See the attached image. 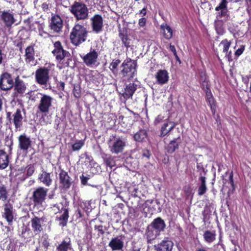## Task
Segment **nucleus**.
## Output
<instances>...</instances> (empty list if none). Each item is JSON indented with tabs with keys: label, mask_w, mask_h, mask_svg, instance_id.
<instances>
[{
	"label": "nucleus",
	"mask_w": 251,
	"mask_h": 251,
	"mask_svg": "<svg viewBox=\"0 0 251 251\" xmlns=\"http://www.w3.org/2000/svg\"><path fill=\"white\" fill-rule=\"evenodd\" d=\"M88 34V31L84 25L75 24L70 35L71 42L74 45L78 46L86 41Z\"/></svg>",
	"instance_id": "f257e3e1"
},
{
	"label": "nucleus",
	"mask_w": 251,
	"mask_h": 251,
	"mask_svg": "<svg viewBox=\"0 0 251 251\" xmlns=\"http://www.w3.org/2000/svg\"><path fill=\"white\" fill-rule=\"evenodd\" d=\"M127 139L123 136L112 135L108 141L110 151L115 154L122 153L126 146Z\"/></svg>",
	"instance_id": "f03ea898"
},
{
	"label": "nucleus",
	"mask_w": 251,
	"mask_h": 251,
	"mask_svg": "<svg viewBox=\"0 0 251 251\" xmlns=\"http://www.w3.org/2000/svg\"><path fill=\"white\" fill-rule=\"evenodd\" d=\"M69 10L77 21L85 20L89 17V9L82 2L75 1L70 6Z\"/></svg>",
	"instance_id": "7ed1b4c3"
},
{
	"label": "nucleus",
	"mask_w": 251,
	"mask_h": 251,
	"mask_svg": "<svg viewBox=\"0 0 251 251\" xmlns=\"http://www.w3.org/2000/svg\"><path fill=\"white\" fill-rule=\"evenodd\" d=\"M120 74L123 77L128 79L134 78L137 74L136 64L131 59L125 60L121 66Z\"/></svg>",
	"instance_id": "20e7f679"
},
{
	"label": "nucleus",
	"mask_w": 251,
	"mask_h": 251,
	"mask_svg": "<svg viewBox=\"0 0 251 251\" xmlns=\"http://www.w3.org/2000/svg\"><path fill=\"white\" fill-rule=\"evenodd\" d=\"M48 189L43 187L36 188L32 196V200L35 206L38 208H43V203L46 200Z\"/></svg>",
	"instance_id": "39448f33"
},
{
	"label": "nucleus",
	"mask_w": 251,
	"mask_h": 251,
	"mask_svg": "<svg viewBox=\"0 0 251 251\" xmlns=\"http://www.w3.org/2000/svg\"><path fill=\"white\" fill-rule=\"evenodd\" d=\"M99 53L94 49H91L90 51L83 56L81 55L84 63L89 67L94 68L99 65L98 62Z\"/></svg>",
	"instance_id": "423d86ee"
},
{
	"label": "nucleus",
	"mask_w": 251,
	"mask_h": 251,
	"mask_svg": "<svg viewBox=\"0 0 251 251\" xmlns=\"http://www.w3.org/2000/svg\"><path fill=\"white\" fill-rule=\"evenodd\" d=\"M50 70L46 67H42L35 72V79L37 83L41 85H46L50 79Z\"/></svg>",
	"instance_id": "0eeeda50"
},
{
	"label": "nucleus",
	"mask_w": 251,
	"mask_h": 251,
	"mask_svg": "<svg viewBox=\"0 0 251 251\" xmlns=\"http://www.w3.org/2000/svg\"><path fill=\"white\" fill-rule=\"evenodd\" d=\"M39 103L38 106V109L42 113H47L50 108L52 106L53 99L50 96L46 94H41Z\"/></svg>",
	"instance_id": "6e6552de"
},
{
	"label": "nucleus",
	"mask_w": 251,
	"mask_h": 251,
	"mask_svg": "<svg viewBox=\"0 0 251 251\" xmlns=\"http://www.w3.org/2000/svg\"><path fill=\"white\" fill-rule=\"evenodd\" d=\"M14 86L13 78L7 73L2 74L0 76V88L3 91L11 89Z\"/></svg>",
	"instance_id": "1a4fd4ad"
},
{
	"label": "nucleus",
	"mask_w": 251,
	"mask_h": 251,
	"mask_svg": "<svg viewBox=\"0 0 251 251\" xmlns=\"http://www.w3.org/2000/svg\"><path fill=\"white\" fill-rule=\"evenodd\" d=\"M53 46L54 49L52 50V53L55 57L56 60L60 62L68 55L69 52L63 49L59 41L55 42Z\"/></svg>",
	"instance_id": "9d476101"
},
{
	"label": "nucleus",
	"mask_w": 251,
	"mask_h": 251,
	"mask_svg": "<svg viewBox=\"0 0 251 251\" xmlns=\"http://www.w3.org/2000/svg\"><path fill=\"white\" fill-rule=\"evenodd\" d=\"M59 187L64 190H68L72 183V179L69 176L68 173L61 170L59 174Z\"/></svg>",
	"instance_id": "9b49d317"
},
{
	"label": "nucleus",
	"mask_w": 251,
	"mask_h": 251,
	"mask_svg": "<svg viewBox=\"0 0 251 251\" xmlns=\"http://www.w3.org/2000/svg\"><path fill=\"white\" fill-rule=\"evenodd\" d=\"M18 141V147L23 153L26 154L31 148V141L30 138L24 134L19 136Z\"/></svg>",
	"instance_id": "f8f14e48"
},
{
	"label": "nucleus",
	"mask_w": 251,
	"mask_h": 251,
	"mask_svg": "<svg viewBox=\"0 0 251 251\" xmlns=\"http://www.w3.org/2000/svg\"><path fill=\"white\" fill-rule=\"evenodd\" d=\"M3 207L4 211L2 215V217L6 219L9 225H10L14 219L13 205L8 201L3 204Z\"/></svg>",
	"instance_id": "ddd939ff"
},
{
	"label": "nucleus",
	"mask_w": 251,
	"mask_h": 251,
	"mask_svg": "<svg viewBox=\"0 0 251 251\" xmlns=\"http://www.w3.org/2000/svg\"><path fill=\"white\" fill-rule=\"evenodd\" d=\"M137 88V84L135 81H133L126 84L125 87L122 90L120 93L125 99H128L132 98Z\"/></svg>",
	"instance_id": "4468645a"
},
{
	"label": "nucleus",
	"mask_w": 251,
	"mask_h": 251,
	"mask_svg": "<svg viewBox=\"0 0 251 251\" xmlns=\"http://www.w3.org/2000/svg\"><path fill=\"white\" fill-rule=\"evenodd\" d=\"M93 31L96 33L100 32L103 27V19L101 15H95L91 19Z\"/></svg>",
	"instance_id": "2eb2a0df"
},
{
	"label": "nucleus",
	"mask_w": 251,
	"mask_h": 251,
	"mask_svg": "<svg viewBox=\"0 0 251 251\" xmlns=\"http://www.w3.org/2000/svg\"><path fill=\"white\" fill-rule=\"evenodd\" d=\"M63 22L60 17L58 15H55L51 18L50 23V29L55 32H59L62 28Z\"/></svg>",
	"instance_id": "dca6fc26"
},
{
	"label": "nucleus",
	"mask_w": 251,
	"mask_h": 251,
	"mask_svg": "<svg viewBox=\"0 0 251 251\" xmlns=\"http://www.w3.org/2000/svg\"><path fill=\"white\" fill-rule=\"evenodd\" d=\"M1 19L5 26L10 27L15 22L13 14L9 11H3L0 15Z\"/></svg>",
	"instance_id": "f3484780"
},
{
	"label": "nucleus",
	"mask_w": 251,
	"mask_h": 251,
	"mask_svg": "<svg viewBox=\"0 0 251 251\" xmlns=\"http://www.w3.org/2000/svg\"><path fill=\"white\" fill-rule=\"evenodd\" d=\"M124 242L121 236L112 238L108 244V246L113 251L121 250L124 247Z\"/></svg>",
	"instance_id": "a211bd4d"
},
{
	"label": "nucleus",
	"mask_w": 251,
	"mask_h": 251,
	"mask_svg": "<svg viewBox=\"0 0 251 251\" xmlns=\"http://www.w3.org/2000/svg\"><path fill=\"white\" fill-rule=\"evenodd\" d=\"M38 179L40 182L42 183L47 187H49L52 182L51 173H48L44 170H42L41 173L39 174Z\"/></svg>",
	"instance_id": "6ab92c4d"
},
{
	"label": "nucleus",
	"mask_w": 251,
	"mask_h": 251,
	"mask_svg": "<svg viewBox=\"0 0 251 251\" xmlns=\"http://www.w3.org/2000/svg\"><path fill=\"white\" fill-rule=\"evenodd\" d=\"M169 77L168 73L165 70H159L155 75L156 82L161 85L167 83L169 80Z\"/></svg>",
	"instance_id": "aec40b11"
},
{
	"label": "nucleus",
	"mask_w": 251,
	"mask_h": 251,
	"mask_svg": "<svg viewBox=\"0 0 251 251\" xmlns=\"http://www.w3.org/2000/svg\"><path fill=\"white\" fill-rule=\"evenodd\" d=\"M159 235L160 233L158 231L150 225H149L146 229L145 236L147 240V242L151 243L152 241L156 239Z\"/></svg>",
	"instance_id": "412c9836"
},
{
	"label": "nucleus",
	"mask_w": 251,
	"mask_h": 251,
	"mask_svg": "<svg viewBox=\"0 0 251 251\" xmlns=\"http://www.w3.org/2000/svg\"><path fill=\"white\" fill-rule=\"evenodd\" d=\"M30 223L32 229L35 234H38L43 230L42 224L43 223V220L42 218L35 217L31 220Z\"/></svg>",
	"instance_id": "4be33fe9"
},
{
	"label": "nucleus",
	"mask_w": 251,
	"mask_h": 251,
	"mask_svg": "<svg viewBox=\"0 0 251 251\" xmlns=\"http://www.w3.org/2000/svg\"><path fill=\"white\" fill-rule=\"evenodd\" d=\"M23 109L17 108L16 112L13 114V123L16 129H20L22 126L23 116L22 112Z\"/></svg>",
	"instance_id": "5701e85b"
},
{
	"label": "nucleus",
	"mask_w": 251,
	"mask_h": 251,
	"mask_svg": "<svg viewBox=\"0 0 251 251\" xmlns=\"http://www.w3.org/2000/svg\"><path fill=\"white\" fill-rule=\"evenodd\" d=\"M150 225L160 233L161 231L164 230L166 227L164 220L160 217L154 219Z\"/></svg>",
	"instance_id": "b1692460"
},
{
	"label": "nucleus",
	"mask_w": 251,
	"mask_h": 251,
	"mask_svg": "<svg viewBox=\"0 0 251 251\" xmlns=\"http://www.w3.org/2000/svg\"><path fill=\"white\" fill-rule=\"evenodd\" d=\"M25 61L26 63L32 65L35 59V51L32 46H28L25 51Z\"/></svg>",
	"instance_id": "393cba45"
},
{
	"label": "nucleus",
	"mask_w": 251,
	"mask_h": 251,
	"mask_svg": "<svg viewBox=\"0 0 251 251\" xmlns=\"http://www.w3.org/2000/svg\"><path fill=\"white\" fill-rule=\"evenodd\" d=\"M227 3L222 1L219 5L215 8L216 11H220L217 15V20H220L222 17H226L227 16Z\"/></svg>",
	"instance_id": "a878e982"
},
{
	"label": "nucleus",
	"mask_w": 251,
	"mask_h": 251,
	"mask_svg": "<svg viewBox=\"0 0 251 251\" xmlns=\"http://www.w3.org/2000/svg\"><path fill=\"white\" fill-rule=\"evenodd\" d=\"M14 90L19 94L22 95L25 93L26 87L25 83L17 77L15 80Z\"/></svg>",
	"instance_id": "bb28decb"
},
{
	"label": "nucleus",
	"mask_w": 251,
	"mask_h": 251,
	"mask_svg": "<svg viewBox=\"0 0 251 251\" xmlns=\"http://www.w3.org/2000/svg\"><path fill=\"white\" fill-rule=\"evenodd\" d=\"M173 243L170 240L162 241L155 247L156 251H172Z\"/></svg>",
	"instance_id": "cd10ccee"
},
{
	"label": "nucleus",
	"mask_w": 251,
	"mask_h": 251,
	"mask_svg": "<svg viewBox=\"0 0 251 251\" xmlns=\"http://www.w3.org/2000/svg\"><path fill=\"white\" fill-rule=\"evenodd\" d=\"M9 162L8 154L3 150H0V169H5L8 166Z\"/></svg>",
	"instance_id": "c85d7f7f"
},
{
	"label": "nucleus",
	"mask_w": 251,
	"mask_h": 251,
	"mask_svg": "<svg viewBox=\"0 0 251 251\" xmlns=\"http://www.w3.org/2000/svg\"><path fill=\"white\" fill-rule=\"evenodd\" d=\"M72 249L71 239L69 237H66L56 248L57 251H69Z\"/></svg>",
	"instance_id": "c756f323"
},
{
	"label": "nucleus",
	"mask_w": 251,
	"mask_h": 251,
	"mask_svg": "<svg viewBox=\"0 0 251 251\" xmlns=\"http://www.w3.org/2000/svg\"><path fill=\"white\" fill-rule=\"evenodd\" d=\"M176 126L174 122H169L164 123L161 128L160 136L164 137L169 133Z\"/></svg>",
	"instance_id": "7c9ffc66"
},
{
	"label": "nucleus",
	"mask_w": 251,
	"mask_h": 251,
	"mask_svg": "<svg viewBox=\"0 0 251 251\" xmlns=\"http://www.w3.org/2000/svg\"><path fill=\"white\" fill-rule=\"evenodd\" d=\"M161 30L164 37L166 39H170L173 36V30L169 25L166 24H163L160 26Z\"/></svg>",
	"instance_id": "2f4dec72"
},
{
	"label": "nucleus",
	"mask_w": 251,
	"mask_h": 251,
	"mask_svg": "<svg viewBox=\"0 0 251 251\" xmlns=\"http://www.w3.org/2000/svg\"><path fill=\"white\" fill-rule=\"evenodd\" d=\"M203 238L205 242L207 243H212L215 240V231L206 230L203 234Z\"/></svg>",
	"instance_id": "473e14b6"
},
{
	"label": "nucleus",
	"mask_w": 251,
	"mask_h": 251,
	"mask_svg": "<svg viewBox=\"0 0 251 251\" xmlns=\"http://www.w3.org/2000/svg\"><path fill=\"white\" fill-rule=\"evenodd\" d=\"M69 218V212L67 209H63V213L58 218L59 220L61 221L60 225L65 226L67 225Z\"/></svg>",
	"instance_id": "72a5a7b5"
},
{
	"label": "nucleus",
	"mask_w": 251,
	"mask_h": 251,
	"mask_svg": "<svg viewBox=\"0 0 251 251\" xmlns=\"http://www.w3.org/2000/svg\"><path fill=\"white\" fill-rule=\"evenodd\" d=\"M147 133L145 130L141 129L136 132L134 136V140L138 142H142L147 137Z\"/></svg>",
	"instance_id": "f704fd0d"
},
{
	"label": "nucleus",
	"mask_w": 251,
	"mask_h": 251,
	"mask_svg": "<svg viewBox=\"0 0 251 251\" xmlns=\"http://www.w3.org/2000/svg\"><path fill=\"white\" fill-rule=\"evenodd\" d=\"M178 147V144L175 139L171 141L166 147L167 151L169 153H173Z\"/></svg>",
	"instance_id": "c9c22d12"
},
{
	"label": "nucleus",
	"mask_w": 251,
	"mask_h": 251,
	"mask_svg": "<svg viewBox=\"0 0 251 251\" xmlns=\"http://www.w3.org/2000/svg\"><path fill=\"white\" fill-rule=\"evenodd\" d=\"M215 29L219 35H222L225 31L221 20H217L215 22Z\"/></svg>",
	"instance_id": "e433bc0d"
},
{
	"label": "nucleus",
	"mask_w": 251,
	"mask_h": 251,
	"mask_svg": "<svg viewBox=\"0 0 251 251\" xmlns=\"http://www.w3.org/2000/svg\"><path fill=\"white\" fill-rule=\"evenodd\" d=\"M26 176H23L21 177V179L23 181L25 180L27 177L31 176L34 173L35 168L33 164L28 165L26 167Z\"/></svg>",
	"instance_id": "4c0bfd02"
},
{
	"label": "nucleus",
	"mask_w": 251,
	"mask_h": 251,
	"mask_svg": "<svg viewBox=\"0 0 251 251\" xmlns=\"http://www.w3.org/2000/svg\"><path fill=\"white\" fill-rule=\"evenodd\" d=\"M200 176L199 178V184L201 185H206V178L205 177V175L206 174V172L204 169L201 167L200 169Z\"/></svg>",
	"instance_id": "58836bf2"
},
{
	"label": "nucleus",
	"mask_w": 251,
	"mask_h": 251,
	"mask_svg": "<svg viewBox=\"0 0 251 251\" xmlns=\"http://www.w3.org/2000/svg\"><path fill=\"white\" fill-rule=\"evenodd\" d=\"M8 198V192L6 187L3 185L0 186V200L5 201Z\"/></svg>",
	"instance_id": "ea45409f"
},
{
	"label": "nucleus",
	"mask_w": 251,
	"mask_h": 251,
	"mask_svg": "<svg viewBox=\"0 0 251 251\" xmlns=\"http://www.w3.org/2000/svg\"><path fill=\"white\" fill-rule=\"evenodd\" d=\"M120 63L121 61L119 59H115L110 63L109 68L114 74L117 73V68Z\"/></svg>",
	"instance_id": "a19ab883"
},
{
	"label": "nucleus",
	"mask_w": 251,
	"mask_h": 251,
	"mask_svg": "<svg viewBox=\"0 0 251 251\" xmlns=\"http://www.w3.org/2000/svg\"><path fill=\"white\" fill-rule=\"evenodd\" d=\"M84 141L83 140H77L74 144L72 145V150L73 151H77L81 149L84 146Z\"/></svg>",
	"instance_id": "79ce46f5"
},
{
	"label": "nucleus",
	"mask_w": 251,
	"mask_h": 251,
	"mask_svg": "<svg viewBox=\"0 0 251 251\" xmlns=\"http://www.w3.org/2000/svg\"><path fill=\"white\" fill-rule=\"evenodd\" d=\"M220 45L223 46V52L227 54L228 50L231 45V42L228 41L226 39H224L221 41Z\"/></svg>",
	"instance_id": "37998d69"
},
{
	"label": "nucleus",
	"mask_w": 251,
	"mask_h": 251,
	"mask_svg": "<svg viewBox=\"0 0 251 251\" xmlns=\"http://www.w3.org/2000/svg\"><path fill=\"white\" fill-rule=\"evenodd\" d=\"M207 101L210 106L211 110L213 114L214 115L216 112V104L213 97L211 98H209L207 100Z\"/></svg>",
	"instance_id": "c03bdc74"
},
{
	"label": "nucleus",
	"mask_w": 251,
	"mask_h": 251,
	"mask_svg": "<svg viewBox=\"0 0 251 251\" xmlns=\"http://www.w3.org/2000/svg\"><path fill=\"white\" fill-rule=\"evenodd\" d=\"M202 85L204 87L205 86V88L206 89V100L208 99L209 98H213L212 94L211 93V91L209 90L208 82L204 80L202 82Z\"/></svg>",
	"instance_id": "a18cd8bd"
},
{
	"label": "nucleus",
	"mask_w": 251,
	"mask_h": 251,
	"mask_svg": "<svg viewBox=\"0 0 251 251\" xmlns=\"http://www.w3.org/2000/svg\"><path fill=\"white\" fill-rule=\"evenodd\" d=\"M207 190L206 185H199L198 189V195L199 196H202L205 193Z\"/></svg>",
	"instance_id": "49530a36"
},
{
	"label": "nucleus",
	"mask_w": 251,
	"mask_h": 251,
	"mask_svg": "<svg viewBox=\"0 0 251 251\" xmlns=\"http://www.w3.org/2000/svg\"><path fill=\"white\" fill-rule=\"evenodd\" d=\"M105 162L106 165L109 166L110 168H112L115 165V162L114 160V158L111 156L107 157L106 159Z\"/></svg>",
	"instance_id": "de8ad7c7"
},
{
	"label": "nucleus",
	"mask_w": 251,
	"mask_h": 251,
	"mask_svg": "<svg viewBox=\"0 0 251 251\" xmlns=\"http://www.w3.org/2000/svg\"><path fill=\"white\" fill-rule=\"evenodd\" d=\"M73 94L75 98H79L81 96V91L79 87L75 86L73 89Z\"/></svg>",
	"instance_id": "09e8293b"
},
{
	"label": "nucleus",
	"mask_w": 251,
	"mask_h": 251,
	"mask_svg": "<svg viewBox=\"0 0 251 251\" xmlns=\"http://www.w3.org/2000/svg\"><path fill=\"white\" fill-rule=\"evenodd\" d=\"M95 229L97 230L99 232V235H103L104 233V231L103 229V226L102 225H96L94 226Z\"/></svg>",
	"instance_id": "8fccbe9b"
},
{
	"label": "nucleus",
	"mask_w": 251,
	"mask_h": 251,
	"mask_svg": "<svg viewBox=\"0 0 251 251\" xmlns=\"http://www.w3.org/2000/svg\"><path fill=\"white\" fill-rule=\"evenodd\" d=\"M244 50L245 46L244 45H241L240 47L236 50L235 52V55L237 56H240L243 53Z\"/></svg>",
	"instance_id": "3c124183"
},
{
	"label": "nucleus",
	"mask_w": 251,
	"mask_h": 251,
	"mask_svg": "<svg viewBox=\"0 0 251 251\" xmlns=\"http://www.w3.org/2000/svg\"><path fill=\"white\" fill-rule=\"evenodd\" d=\"M81 184L83 185H86L87 184V180L89 179V177L85 176L84 175H82L80 176Z\"/></svg>",
	"instance_id": "603ef678"
},
{
	"label": "nucleus",
	"mask_w": 251,
	"mask_h": 251,
	"mask_svg": "<svg viewBox=\"0 0 251 251\" xmlns=\"http://www.w3.org/2000/svg\"><path fill=\"white\" fill-rule=\"evenodd\" d=\"M42 245L45 248V249H48V247L50 246L49 240L46 238H44L42 242Z\"/></svg>",
	"instance_id": "864d4df0"
},
{
	"label": "nucleus",
	"mask_w": 251,
	"mask_h": 251,
	"mask_svg": "<svg viewBox=\"0 0 251 251\" xmlns=\"http://www.w3.org/2000/svg\"><path fill=\"white\" fill-rule=\"evenodd\" d=\"M146 23V19L145 18H142L139 20V25L141 27H144Z\"/></svg>",
	"instance_id": "5fc2aeb1"
},
{
	"label": "nucleus",
	"mask_w": 251,
	"mask_h": 251,
	"mask_svg": "<svg viewBox=\"0 0 251 251\" xmlns=\"http://www.w3.org/2000/svg\"><path fill=\"white\" fill-rule=\"evenodd\" d=\"M122 41L123 43L125 45V46L126 47H129V42H127V39L126 37L124 36L122 38Z\"/></svg>",
	"instance_id": "6e6d98bb"
},
{
	"label": "nucleus",
	"mask_w": 251,
	"mask_h": 251,
	"mask_svg": "<svg viewBox=\"0 0 251 251\" xmlns=\"http://www.w3.org/2000/svg\"><path fill=\"white\" fill-rule=\"evenodd\" d=\"M162 122V116H160V115H159V116H158L155 118V120H154V124H155V125H157V124H158L160 123H161V122Z\"/></svg>",
	"instance_id": "4d7b16f0"
},
{
	"label": "nucleus",
	"mask_w": 251,
	"mask_h": 251,
	"mask_svg": "<svg viewBox=\"0 0 251 251\" xmlns=\"http://www.w3.org/2000/svg\"><path fill=\"white\" fill-rule=\"evenodd\" d=\"M229 183L231 184V186L233 187L234 186V182H233V176L232 173H231V174L229 175Z\"/></svg>",
	"instance_id": "13d9d810"
},
{
	"label": "nucleus",
	"mask_w": 251,
	"mask_h": 251,
	"mask_svg": "<svg viewBox=\"0 0 251 251\" xmlns=\"http://www.w3.org/2000/svg\"><path fill=\"white\" fill-rule=\"evenodd\" d=\"M4 100V97L2 96H0V111H1L2 109V105H3Z\"/></svg>",
	"instance_id": "bf43d9fd"
},
{
	"label": "nucleus",
	"mask_w": 251,
	"mask_h": 251,
	"mask_svg": "<svg viewBox=\"0 0 251 251\" xmlns=\"http://www.w3.org/2000/svg\"><path fill=\"white\" fill-rule=\"evenodd\" d=\"M170 50L173 52L174 55L176 54V48L174 45L170 44L169 47Z\"/></svg>",
	"instance_id": "052dcab7"
},
{
	"label": "nucleus",
	"mask_w": 251,
	"mask_h": 251,
	"mask_svg": "<svg viewBox=\"0 0 251 251\" xmlns=\"http://www.w3.org/2000/svg\"><path fill=\"white\" fill-rule=\"evenodd\" d=\"M245 1L248 8L251 9V0H245Z\"/></svg>",
	"instance_id": "680f3d73"
},
{
	"label": "nucleus",
	"mask_w": 251,
	"mask_h": 251,
	"mask_svg": "<svg viewBox=\"0 0 251 251\" xmlns=\"http://www.w3.org/2000/svg\"><path fill=\"white\" fill-rule=\"evenodd\" d=\"M226 54V56L227 57L228 61L231 60V51H230L229 52H227V54Z\"/></svg>",
	"instance_id": "e2e57ef3"
},
{
	"label": "nucleus",
	"mask_w": 251,
	"mask_h": 251,
	"mask_svg": "<svg viewBox=\"0 0 251 251\" xmlns=\"http://www.w3.org/2000/svg\"><path fill=\"white\" fill-rule=\"evenodd\" d=\"M140 13L143 14V15H145L146 14V9L145 8H143L140 10Z\"/></svg>",
	"instance_id": "0e129e2a"
},
{
	"label": "nucleus",
	"mask_w": 251,
	"mask_h": 251,
	"mask_svg": "<svg viewBox=\"0 0 251 251\" xmlns=\"http://www.w3.org/2000/svg\"><path fill=\"white\" fill-rule=\"evenodd\" d=\"M76 216L79 218H81L82 217V214H81V211L79 209H78L77 210Z\"/></svg>",
	"instance_id": "69168bd1"
},
{
	"label": "nucleus",
	"mask_w": 251,
	"mask_h": 251,
	"mask_svg": "<svg viewBox=\"0 0 251 251\" xmlns=\"http://www.w3.org/2000/svg\"><path fill=\"white\" fill-rule=\"evenodd\" d=\"M13 145V143L12 141H10V145H9V153H11V150L12 149V146Z\"/></svg>",
	"instance_id": "338daca9"
},
{
	"label": "nucleus",
	"mask_w": 251,
	"mask_h": 251,
	"mask_svg": "<svg viewBox=\"0 0 251 251\" xmlns=\"http://www.w3.org/2000/svg\"><path fill=\"white\" fill-rule=\"evenodd\" d=\"M60 89L62 90H64V87H65V84L64 82H60Z\"/></svg>",
	"instance_id": "774afa93"
}]
</instances>
